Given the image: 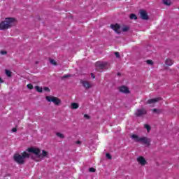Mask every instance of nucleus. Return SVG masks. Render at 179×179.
<instances>
[{
  "mask_svg": "<svg viewBox=\"0 0 179 179\" xmlns=\"http://www.w3.org/2000/svg\"><path fill=\"white\" fill-rule=\"evenodd\" d=\"M0 83H3V80H2V78H0Z\"/></svg>",
  "mask_w": 179,
  "mask_h": 179,
  "instance_id": "nucleus-35",
  "label": "nucleus"
},
{
  "mask_svg": "<svg viewBox=\"0 0 179 179\" xmlns=\"http://www.w3.org/2000/svg\"><path fill=\"white\" fill-rule=\"evenodd\" d=\"M57 136H58L59 138H64V134H62L61 133H57Z\"/></svg>",
  "mask_w": 179,
  "mask_h": 179,
  "instance_id": "nucleus-23",
  "label": "nucleus"
},
{
  "mask_svg": "<svg viewBox=\"0 0 179 179\" xmlns=\"http://www.w3.org/2000/svg\"><path fill=\"white\" fill-rule=\"evenodd\" d=\"M110 28H112L113 30H114V31H115V33H117L118 34H120V29H121V26H120V24H110Z\"/></svg>",
  "mask_w": 179,
  "mask_h": 179,
  "instance_id": "nucleus-9",
  "label": "nucleus"
},
{
  "mask_svg": "<svg viewBox=\"0 0 179 179\" xmlns=\"http://www.w3.org/2000/svg\"><path fill=\"white\" fill-rule=\"evenodd\" d=\"M128 30H129V26H123L122 28V31L124 33L128 31Z\"/></svg>",
  "mask_w": 179,
  "mask_h": 179,
  "instance_id": "nucleus-18",
  "label": "nucleus"
},
{
  "mask_svg": "<svg viewBox=\"0 0 179 179\" xmlns=\"http://www.w3.org/2000/svg\"><path fill=\"white\" fill-rule=\"evenodd\" d=\"M106 157H107V159H111V155L109 154V153H107L106 154Z\"/></svg>",
  "mask_w": 179,
  "mask_h": 179,
  "instance_id": "nucleus-29",
  "label": "nucleus"
},
{
  "mask_svg": "<svg viewBox=\"0 0 179 179\" xmlns=\"http://www.w3.org/2000/svg\"><path fill=\"white\" fill-rule=\"evenodd\" d=\"M69 76V75H65L63 76V79H65L66 78H68Z\"/></svg>",
  "mask_w": 179,
  "mask_h": 179,
  "instance_id": "nucleus-31",
  "label": "nucleus"
},
{
  "mask_svg": "<svg viewBox=\"0 0 179 179\" xmlns=\"http://www.w3.org/2000/svg\"><path fill=\"white\" fill-rule=\"evenodd\" d=\"M27 86L28 89H33V85L31 84H28Z\"/></svg>",
  "mask_w": 179,
  "mask_h": 179,
  "instance_id": "nucleus-28",
  "label": "nucleus"
},
{
  "mask_svg": "<svg viewBox=\"0 0 179 179\" xmlns=\"http://www.w3.org/2000/svg\"><path fill=\"white\" fill-rule=\"evenodd\" d=\"M115 55L116 58H120V52H115Z\"/></svg>",
  "mask_w": 179,
  "mask_h": 179,
  "instance_id": "nucleus-26",
  "label": "nucleus"
},
{
  "mask_svg": "<svg viewBox=\"0 0 179 179\" xmlns=\"http://www.w3.org/2000/svg\"><path fill=\"white\" fill-rule=\"evenodd\" d=\"M1 55H6V51H1Z\"/></svg>",
  "mask_w": 179,
  "mask_h": 179,
  "instance_id": "nucleus-30",
  "label": "nucleus"
},
{
  "mask_svg": "<svg viewBox=\"0 0 179 179\" xmlns=\"http://www.w3.org/2000/svg\"><path fill=\"white\" fill-rule=\"evenodd\" d=\"M140 17L143 20H148L149 15H148V13H146L144 10H140L139 11Z\"/></svg>",
  "mask_w": 179,
  "mask_h": 179,
  "instance_id": "nucleus-7",
  "label": "nucleus"
},
{
  "mask_svg": "<svg viewBox=\"0 0 179 179\" xmlns=\"http://www.w3.org/2000/svg\"><path fill=\"white\" fill-rule=\"evenodd\" d=\"M50 62L52 64V65H57V62H55L54 59H50Z\"/></svg>",
  "mask_w": 179,
  "mask_h": 179,
  "instance_id": "nucleus-22",
  "label": "nucleus"
},
{
  "mask_svg": "<svg viewBox=\"0 0 179 179\" xmlns=\"http://www.w3.org/2000/svg\"><path fill=\"white\" fill-rule=\"evenodd\" d=\"M27 152H29V153H34V155H35L36 158L34 160H36V162H41L43 157H47V156H48V152L47 151L43 150L42 153H40V149L34 147L28 148Z\"/></svg>",
  "mask_w": 179,
  "mask_h": 179,
  "instance_id": "nucleus-1",
  "label": "nucleus"
},
{
  "mask_svg": "<svg viewBox=\"0 0 179 179\" xmlns=\"http://www.w3.org/2000/svg\"><path fill=\"white\" fill-rule=\"evenodd\" d=\"M137 162L141 166H145V164H148V162L143 157H138L137 158Z\"/></svg>",
  "mask_w": 179,
  "mask_h": 179,
  "instance_id": "nucleus-8",
  "label": "nucleus"
},
{
  "mask_svg": "<svg viewBox=\"0 0 179 179\" xmlns=\"http://www.w3.org/2000/svg\"><path fill=\"white\" fill-rule=\"evenodd\" d=\"M84 117H85V118H87V119H89V116H88V115H84Z\"/></svg>",
  "mask_w": 179,
  "mask_h": 179,
  "instance_id": "nucleus-34",
  "label": "nucleus"
},
{
  "mask_svg": "<svg viewBox=\"0 0 179 179\" xmlns=\"http://www.w3.org/2000/svg\"><path fill=\"white\" fill-rule=\"evenodd\" d=\"M79 105L78 104V103H71V108H73V110H76V108H78Z\"/></svg>",
  "mask_w": 179,
  "mask_h": 179,
  "instance_id": "nucleus-16",
  "label": "nucleus"
},
{
  "mask_svg": "<svg viewBox=\"0 0 179 179\" xmlns=\"http://www.w3.org/2000/svg\"><path fill=\"white\" fill-rule=\"evenodd\" d=\"M144 114H146V110L145 109L137 110V111L136 112V117H141L142 115H144Z\"/></svg>",
  "mask_w": 179,
  "mask_h": 179,
  "instance_id": "nucleus-10",
  "label": "nucleus"
},
{
  "mask_svg": "<svg viewBox=\"0 0 179 179\" xmlns=\"http://www.w3.org/2000/svg\"><path fill=\"white\" fill-rule=\"evenodd\" d=\"M153 113H157V109H153Z\"/></svg>",
  "mask_w": 179,
  "mask_h": 179,
  "instance_id": "nucleus-36",
  "label": "nucleus"
},
{
  "mask_svg": "<svg viewBox=\"0 0 179 179\" xmlns=\"http://www.w3.org/2000/svg\"><path fill=\"white\" fill-rule=\"evenodd\" d=\"M159 100H162V98H155V99H149L148 101V104H155L157 103V101H159Z\"/></svg>",
  "mask_w": 179,
  "mask_h": 179,
  "instance_id": "nucleus-11",
  "label": "nucleus"
},
{
  "mask_svg": "<svg viewBox=\"0 0 179 179\" xmlns=\"http://www.w3.org/2000/svg\"><path fill=\"white\" fill-rule=\"evenodd\" d=\"M120 92L122 93H129V90L125 86H122L119 88Z\"/></svg>",
  "mask_w": 179,
  "mask_h": 179,
  "instance_id": "nucleus-12",
  "label": "nucleus"
},
{
  "mask_svg": "<svg viewBox=\"0 0 179 179\" xmlns=\"http://www.w3.org/2000/svg\"><path fill=\"white\" fill-rule=\"evenodd\" d=\"M6 75L8 76V78H10V76H12V72H10V71L6 70Z\"/></svg>",
  "mask_w": 179,
  "mask_h": 179,
  "instance_id": "nucleus-20",
  "label": "nucleus"
},
{
  "mask_svg": "<svg viewBox=\"0 0 179 179\" xmlns=\"http://www.w3.org/2000/svg\"><path fill=\"white\" fill-rule=\"evenodd\" d=\"M144 128L147 129L148 132H150V126H149L148 124H145Z\"/></svg>",
  "mask_w": 179,
  "mask_h": 179,
  "instance_id": "nucleus-21",
  "label": "nucleus"
},
{
  "mask_svg": "<svg viewBox=\"0 0 179 179\" xmlns=\"http://www.w3.org/2000/svg\"><path fill=\"white\" fill-rule=\"evenodd\" d=\"M16 19L14 17H7L0 22V30H8L15 26Z\"/></svg>",
  "mask_w": 179,
  "mask_h": 179,
  "instance_id": "nucleus-2",
  "label": "nucleus"
},
{
  "mask_svg": "<svg viewBox=\"0 0 179 179\" xmlns=\"http://www.w3.org/2000/svg\"><path fill=\"white\" fill-rule=\"evenodd\" d=\"M165 64H166V65H168V66H171V65H173V64H174V62H173V59L168 58L166 59Z\"/></svg>",
  "mask_w": 179,
  "mask_h": 179,
  "instance_id": "nucleus-14",
  "label": "nucleus"
},
{
  "mask_svg": "<svg viewBox=\"0 0 179 179\" xmlns=\"http://www.w3.org/2000/svg\"><path fill=\"white\" fill-rule=\"evenodd\" d=\"M35 90H36V92H38V93L43 92V88L38 86H36Z\"/></svg>",
  "mask_w": 179,
  "mask_h": 179,
  "instance_id": "nucleus-19",
  "label": "nucleus"
},
{
  "mask_svg": "<svg viewBox=\"0 0 179 179\" xmlns=\"http://www.w3.org/2000/svg\"><path fill=\"white\" fill-rule=\"evenodd\" d=\"M76 143H77V145H80V141H78L76 142Z\"/></svg>",
  "mask_w": 179,
  "mask_h": 179,
  "instance_id": "nucleus-37",
  "label": "nucleus"
},
{
  "mask_svg": "<svg viewBox=\"0 0 179 179\" xmlns=\"http://www.w3.org/2000/svg\"><path fill=\"white\" fill-rule=\"evenodd\" d=\"M146 62L148 65H153V61L152 60H147Z\"/></svg>",
  "mask_w": 179,
  "mask_h": 179,
  "instance_id": "nucleus-24",
  "label": "nucleus"
},
{
  "mask_svg": "<svg viewBox=\"0 0 179 179\" xmlns=\"http://www.w3.org/2000/svg\"><path fill=\"white\" fill-rule=\"evenodd\" d=\"M91 76H92V78H93V79H94L96 77L94 76V74H93V73H91Z\"/></svg>",
  "mask_w": 179,
  "mask_h": 179,
  "instance_id": "nucleus-32",
  "label": "nucleus"
},
{
  "mask_svg": "<svg viewBox=\"0 0 179 179\" xmlns=\"http://www.w3.org/2000/svg\"><path fill=\"white\" fill-rule=\"evenodd\" d=\"M43 90H45V92H50V88H48V87H44Z\"/></svg>",
  "mask_w": 179,
  "mask_h": 179,
  "instance_id": "nucleus-27",
  "label": "nucleus"
},
{
  "mask_svg": "<svg viewBox=\"0 0 179 179\" xmlns=\"http://www.w3.org/2000/svg\"><path fill=\"white\" fill-rule=\"evenodd\" d=\"M129 17H130L131 20H136V19H138V16H136V15L134 14V13L131 14Z\"/></svg>",
  "mask_w": 179,
  "mask_h": 179,
  "instance_id": "nucleus-15",
  "label": "nucleus"
},
{
  "mask_svg": "<svg viewBox=\"0 0 179 179\" xmlns=\"http://www.w3.org/2000/svg\"><path fill=\"white\" fill-rule=\"evenodd\" d=\"M16 131H17L16 128H13V129H12V131H13V132H16Z\"/></svg>",
  "mask_w": 179,
  "mask_h": 179,
  "instance_id": "nucleus-33",
  "label": "nucleus"
},
{
  "mask_svg": "<svg viewBox=\"0 0 179 179\" xmlns=\"http://www.w3.org/2000/svg\"><path fill=\"white\" fill-rule=\"evenodd\" d=\"M28 157H30V154L27 153V152H24L22 155L15 154L14 155V160L18 164H23L24 163V159H28Z\"/></svg>",
  "mask_w": 179,
  "mask_h": 179,
  "instance_id": "nucleus-3",
  "label": "nucleus"
},
{
  "mask_svg": "<svg viewBox=\"0 0 179 179\" xmlns=\"http://www.w3.org/2000/svg\"><path fill=\"white\" fill-rule=\"evenodd\" d=\"M82 85L85 89H90L92 84H90L87 81H82Z\"/></svg>",
  "mask_w": 179,
  "mask_h": 179,
  "instance_id": "nucleus-13",
  "label": "nucleus"
},
{
  "mask_svg": "<svg viewBox=\"0 0 179 179\" xmlns=\"http://www.w3.org/2000/svg\"><path fill=\"white\" fill-rule=\"evenodd\" d=\"M89 171H90L91 173H94L96 171V169H94V168H90Z\"/></svg>",
  "mask_w": 179,
  "mask_h": 179,
  "instance_id": "nucleus-25",
  "label": "nucleus"
},
{
  "mask_svg": "<svg viewBox=\"0 0 179 179\" xmlns=\"http://www.w3.org/2000/svg\"><path fill=\"white\" fill-rule=\"evenodd\" d=\"M131 139L135 141V142H141V143H143L144 145H148L149 146L150 143V139L146 138V137H139L136 134H133L131 136Z\"/></svg>",
  "mask_w": 179,
  "mask_h": 179,
  "instance_id": "nucleus-4",
  "label": "nucleus"
},
{
  "mask_svg": "<svg viewBox=\"0 0 179 179\" xmlns=\"http://www.w3.org/2000/svg\"><path fill=\"white\" fill-rule=\"evenodd\" d=\"M163 2L166 6H170V5H171V1L170 0H164Z\"/></svg>",
  "mask_w": 179,
  "mask_h": 179,
  "instance_id": "nucleus-17",
  "label": "nucleus"
},
{
  "mask_svg": "<svg viewBox=\"0 0 179 179\" xmlns=\"http://www.w3.org/2000/svg\"><path fill=\"white\" fill-rule=\"evenodd\" d=\"M96 69H107L108 62H97L96 64Z\"/></svg>",
  "mask_w": 179,
  "mask_h": 179,
  "instance_id": "nucleus-6",
  "label": "nucleus"
},
{
  "mask_svg": "<svg viewBox=\"0 0 179 179\" xmlns=\"http://www.w3.org/2000/svg\"><path fill=\"white\" fill-rule=\"evenodd\" d=\"M46 100L50 103H54L56 106L61 103V100L55 96H46Z\"/></svg>",
  "mask_w": 179,
  "mask_h": 179,
  "instance_id": "nucleus-5",
  "label": "nucleus"
}]
</instances>
